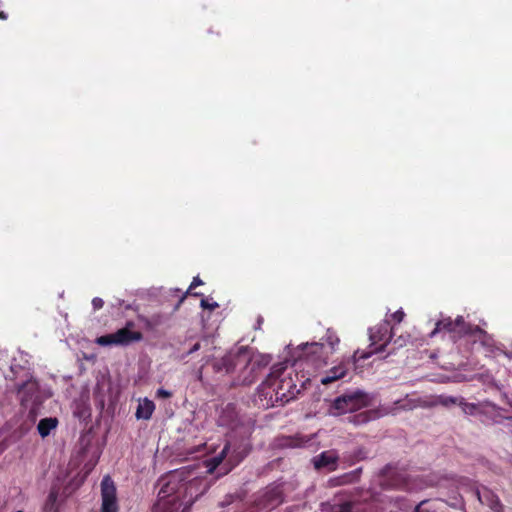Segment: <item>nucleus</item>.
Wrapping results in <instances>:
<instances>
[{"mask_svg":"<svg viewBox=\"0 0 512 512\" xmlns=\"http://www.w3.org/2000/svg\"><path fill=\"white\" fill-rule=\"evenodd\" d=\"M476 496L482 504L487 505L495 512H500L501 505L499 499L492 491L486 488L477 490Z\"/></svg>","mask_w":512,"mask_h":512,"instance_id":"nucleus-13","label":"nucleus"},{"mask_svg":"<svg viewBox=\"0 0 512 512\" xmlns=\"http://www.w3.org/2000/svg\"><path fill=\"white\" fill-rule=\"evenodd\" d=\"M0 19L1 20H6L7 19V14L3 11H0Z\"/></svg>","mask_w":512,"mask_h":512,"instance_id":"nucleus-31","label":"nucleus"},{"mask_svg":"<svg viewBox=\"0 0 512 512\" xmlns=\"http://www.w3.org/2000/svg\"><path fill=\"white\" fill-rule=\"evenodd\" d=\"M420 405L419 399L406 395L403 399L397 400L391 407L385 409L386 413L395 414L400 410H412Z\"/></svg>","mask_w":512,"mask_h":512,"instance_id":"nucleus-12","label":"nucleus"},{"mask_svg":"<svg viewBox=\"0 0 512 512\" xmlns=\"http://www.w3.org/2000/svg\"><path fill=\"white\" fill-rule=\"evenodd\" d=\"M463 411L467 414H484L491 418L493 421H497L501 416L500 410L491 402L485 401L478 404L466 403L463 406Z\"/></svg>","mask_w":512,"mask_h":512,"instance_id":"nucleus-9","label":"nucleus"},{"mask_svg":"<svg viewBox=\"0 0 512 512\" xmlns=\"http://www.w3.org/2000/svg\"><path fill=\"white\" fill-rule=\"evenodd\" d=\"M230 455V444H226L221 453L207 461V468L209 472H213L223 461L224 458Z\"/></svg>","mask_w":512,"mask_h":512,"instance_id":"nucleus-16","label":"nucleus"},{"mask_svg":"<svg viewBox=\"0 0 512 512\" xmlns=\"http://www.w3.org/2000/svg\"><path fill=\"white\" fill-rule=\"evenodd\" d=\"M394 486L403 487L408 490L422 489L425 487V485L422 483H416V481L410 482V480L407 477H402L401 482L395 483Z\"/></svg>","mask_w":512,"mask_h":512,"instance_id":"nucleus-18","label":"nucleus"},{"mask_svg":"<svg viewBox=\"0 0 512 512\" xmlns=\"http://www.w3.org/2000/svg\"><path fill=\"white\" fill-rule=\"evenodd\" d=\"M200 305L203 309H207L210 311L219 307V304L216 301H214L212 298H208V297L203 298L201 300Z\"/></svg>","mask_w":512,"mask_h":512,"instance_id":"nucleus-21","label":"nucleus"},{"mask_svg":"<svg viewBox=\"0 0 512 512\" xmlns=\"http://www.w3.org/2000/svg\"><path fill=\"white\" fill-rule=\"evenodd\" d=\"M368 403V397L360 390L347 392L330 402L328 414L341 416L362 409Z\"/></svg>","mask_w":512,"mask_h":512,"instance_id":"nucleus-4","label":"nucleus"},{"mask_svg":"<svg viewBox=\"0 0 512 512\" xmlns=\"http://www.w3.org/2000/svg\"><path fill=\"white\" fill-rule=\"evenodd\" d=\"M425 504H426V501H422V502H420V503L416 506V508H415V511H414V512H429V510H428L427 508H425V507H424V506H425Z\"/></svg>","mask_w":512,"mask_h":512,"instance_id":"nucleus-27","label":"nucleus"},{"mask_svg":"<svg viewBox=\"0 0 512 512\" xmlns=\"http://www.w3.org/2000/svg\"><path fill=\"white\" fill-rule=\"evenodd\" d=\"M200 349V344L199 343H196L193 345V347L190 349L189 353H193V352H196L197 350Z\"/></svg>","mask_w":512,"mask_h":512,"instance_id":"nucleus-29","label":"nucleus"},{"mask_svg":"<svg viewBox=\"0 0 512 512\" xmlns=\"http://www.w3.org/2000/svg\"><path fill=\"white\" fill-rule=\"evenodd\" d=\"M352 505L349 502L342 504L324 503L321 506L322 512H351Z\"/></svg>","mask_w":512,"mask_h":512,"instance_id":"nucleus-17","label":"nucleus"},{"mask_svg":"<svg viewBox=\"0 0 512 512\" xmlns=\"http://www.w3.org/2000/svg\"><path fill=\"white\" fill-rule=\"evenodd\" d=\"M391 337V328L387 321H384L370 329L369 339L371 341V345L375 346L380 344V346L369 353L360 355L358 358H368L371 354L382 351L386 344L391 340Z\"/></svg>","mask_w":512,"mask_h":512,"instance_id":"nucleus-7","label":"nucleus"},{"mask_svg":"<svg viewBox=\"0 0 512 512\" xmlns=\"http://www.w3.org/2000/svg\"><path fill=\"white\" fill-rule=\"evenodd\" d=\"M201 284H202L201 279H200L199 277H195V278L193 279V281H192V283H191L190 287H189V290H191V289H193V288H195L196 286H199V285H201Z\"/></svg>","mask_w":512,"mask_h":512,"instance_id":"nucleus-28","label":"nucleus"},{"mask_svg":"<svg viewBox=\"0 0 512 512\" xmlns=\"http://www.w3.org/2000/svg\"><path fill=\"white\" fill-rule=\"evenodd\" d=\"M156 396L158 398L166 399V398H170L172 396V393L164 388H159L156 391Z\"/></svg>","mask_w":512,"mask_h":512,"instance_id":"nucleus-23","label":"nucleus"},{"mask_svg":"<svg viewBox=\"0 0 512 512\" xmlns=\"http://www.w3.org/2000/svg\"><path fill=\"white\" fill-rule=\"evenodd\" d=\"M157 502L152 512H186L193 499L187 498L188 486L184 481L182 471H174L159 479Z\"/></svg>","mask_w":512,"mask_h":512,"instance_id":"nucleus-2","label":"nucleus"},{"mask_svg":"<svg viewBox=\"0 0 512 512\" xmlns=\"http://www.w3.org/2000/svg\"><path fill=\"white\" fill-rule=\"evenodd\" d=\"M394 344L400 348L406 346L407 344H414V340L412 339L410 334L401 335L397 339H395Z\"/></svg>","mask_w":512,"mask_h":512,"instance_id":"nucleus-20","label":"nucleus"},{"mask_svg":"<svg viewBox=\"0 0 512 512\" xmlns=\"http://www.w3.org/2000/svg\"><path fill=\"white\" fill-rule=\"evenodd\" d=\"M442 331H447L459 337L468 336L474 344L479 342L482 346H490V337L480 328L468 325L462 316H457L455 320L450 317L439 319L435 328L431 331L430 337H434Z\"/></svg>","mask_w":512,"mask_h":512,"instance_id":"nucleus-3","label":"nucleus"},{"mask_svg":"<svg viewBox=\"0 0 512 512\" xmlns=\"http://www.w3.org/2000/svg\"><path fill=\"white\" fill-rule=\"evenodd\" d=\"M141 339L142 334L137 331H132L129 325H127L115 333L98 337L96 343L100 346H126L132 342L140 341Z\"/></svg>","mask_w":512,"mask_h":512,"instance_id":"nucleus-6","label":"nucleus"},{"mask_svg":"<svg viewBox=\"0 0 512 512\" xmlns=\"http://www.w3.org/2000/svg\"><path fill=\"white\" fill-rule=\"evenodd\" d=\"M349 370V362L342 360L337 365L330 368L324 375L321 376L320 382L323 385H328L346 376Z\"/></svg>","mask_w":512,"mask_h":512,"instance_id":"nucleus-10","label":"nucleus"},{"mask_svg":"<svg viewBox=\"0 0 512 512\" xmlns=\"http://www.w3.org/2000/svg\"><path fill=\"white\" fill-rule=\"evenodd\" d=\"M103 305H104V301L99 297H95L92 300V306L95 310L101 309L103 307Z\"/></svg>","mask_w":512,"mask_h":512,"instance_id":"nucleus-25","label":"nucleus"},{"mask_svg":"<svg viewBox=\"0 0 512 512\" xmlns=\"http://www.w3.org/2000/svg\"><path fill=\"white\" fill-rule=\"evenodd\" d=\"M155 411V404L148 398L138 400L135 416L137 419L149 420Z\"/></svg>","mask_w":512,"mask_h":512,"instance_id":"nucleus-14","label":"nucleus"},{"mask_svg":"<svg viewBox=\"0 0 512 512\" xmlns=\"http://www.w3.org/2000/svg\"><path fill=\"white\" fill-rule=\"evenodd\" d=\"M102 505L101 512H118L116 488L110 477L106 476L101 482Z\"/></svg>","mask_w":512,"mask_h":512,"instance_id":"nucleus-8","label":"nucleus"},{"mask_svg":"<svg viewBox=\"0 0 512 512\" xmlns=\"http://www.w3.org/2000/svg\"><path fill=\"white\" fill-rule=\"evenodd\" d=\"M18 393L22 406L28 410V416L34 420L41 405L37 382L28 380L19 388Z\"/></svg>","mask_w":512,"mask_h":512,"instance_id":"nucleus-5","label":"nucleus"},{"mask_svg":"<svg viewBox=\"0 0 512 512\" xmlns=\"http://www.w3.org/2000/svg\"><path fill=\"white\" fill-rule=\"evenodd\" d=\"M247 455V452H244V454L237 453L236 451H233L229 455V463L237 464L239 461L242 460V458Z\"/></svg>","mask_w":512,"mask_h":512,"instance_id":"nucleus-22","label":"nucleus"},{"mask_svg":"<svg viewBox=\"0 0 512 512\" xmlns=\"http://www.w3.org/2000/svg\"><path fill=\"white\" fill-rule=\"evenodd\" d=\"M59 421L56 417H46L39 421L37 431L41 438H46L56 431Z\"/></svg>","mask_w":512,"mask_h":512,"instance_id":"nucleus-15","label":"nucleus"},{"mask_svg":"<svg viewBox=\"0 0 512 512\" xmlns=\"http://www.w3.org/2000/svg\"><path fill=\"white\" fill-rule=\"evenodd\" d=\"M338 455L335 451H325L313 459L316 468H325L333 471L337 467Z\"/></svg>","mask_w":512,"mask_h":512,"instance_id":"nucleus-11","label":"nucleus"},{"mask_svg":"<svg viewBox=\"0 0 512 512\" xmlns=\"http://www.w3.org/2000/svg\"><path fill=\"white\" fill-rule=\"evenodd\" d=\"M404 316H405V314H404L403 310L400 309V310H397L395 313H393L392 318L395 321H397L398 323H400L403 320Z\"/></svg>","mask_w":512,"mask_h":512,"instance_id":"nucleus-26","label":"nucleus"},{"mask_svg":"<svg viewBox=\"0 0 512 512\" xmlns=\"http://www.w3.org/2000/svg\"><path fill=\"white\" fill-rule=\"evenodd\" d=\"M238 360H239V361H243V362H245V361H246V355H245V353H239V354H238Z\"/></svg>","mask_w":512,"mask_h":512,"instance_id":"nucleus-30","label":"nucleus"},{"mask_svg":"<svg viewBox=\"0 0 512 512\" xmlns=\"http://www.w3.org/2000/svg\"><path fill=\"white\" fill-rule=\"evenodd\" d=\"M231 358H232V355L229 354L227 355L224 359H223V368L226 370V371H229L231 370L234 365L231 363Z\"/></svg>","mask_w":512,"mask_h":512,"instance_id":"nucleus-24","label":"nucleus"},{"mask_svg":"<svg viewBox=\"0 0 512 512\" xmlns=\"http://www.w3.org/2000/svg\"><path fill=\"white\" fill-rule=\"evenodd\" d=\"M322 340L287 347L285 361L273 366L265 382L274 392L276 401L286 403L294 399L310 381V375L326 365L336 352L340 339L334 331L328 329Z\"/></svg>","mask_w":512,"mask_h":512,"instance_id":"nucleus-1","label":"nucleus"},{"mask_svg":"<svg viewBox=\"0 0 512 512\" xmlns=\"http://www.w3.org/2000/svg\"><path fill=\"white\" fill-rule=\"evenodd\" d=\"M57 493L51 491L45 504V512H57Z\"/></svg>","mask_w":512,"mask_h":512,"instance_id":"nucleus-19","label":"nucleus"}]
</instances>
